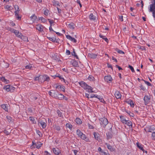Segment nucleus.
<instances>
[{
  "label": "nucleus",
  "instance_id": "1",
  "mask_svg": "<svg viewBox=\"0 0 155 155\" xmlns=\"http://www.w3.org/2000/svg\"><path fill=\"white\" fill-rule=\"evenodd\" d=\"M79 85L84 89H87L88 92L92 93L93 91H92L93 88L90 86L88 85L84 81H81L79 82Z\"/></svg>",
  "mask_w": 155,
  "mask_h": 155
},
{
  "label": "nucleus",
  "instance_id": "2",
  "mask_svg": "<svg viewBox=\"0 0 155 155\" xmlns=\"http://www.w3.org/2000/svg\"><path fill=\"white\" fill-rule=\"evenodd\" d=\"M151 2L152 4L150 5L149 12H152L153 17H155V0H153Z\"/></svg>",
  "mask_w": 155,
  "mask_h": 155
},
{
  "label": "nucleus",
  "instance_id": "3",
  "mask_svg": "<svg viewBox=\"0 0 155 155\" xmlns=\"http://www.w3.org/2000/svg\"><path fill=\"white\" fill-rule=\"evenodd\" d=\"M100 120L101 125L104 127H105L108 123L107 119L106 118L104 117L100 118Z\"/></svg>",
  "mask_w": 155,
  "mask_h": 155
},
{
  "label": "nucleus",
  "instance_id": "4",
  "mask_svg": "<svg viewBox=\"0 0 155 155\" xmlns=\"http://www.w3.org/2000/svg\"><path fill=\"white\" fill-rule=\"evenodd\" d=\"M150 97L148 95H145L144 97L143 100L144 101V104L145 105H147L150 103Z\"/></svg>",
  "mask_w": 155,
  "mask_h": 155
},
{
  "label": "nucleus",
  "instance_id": "5",
  "mask_svg": "<svg viewBox=\"0 0 155 155\" xmlns=\"http://www.w3.org/2000/svg\"><path fill=\"white\" fill-rule=\"evenodd\" d=\"M52 150L54 154L56 155H61L60 150L58 148H53Z\"/></svg>",
  "mask_w": 155,
  "mask_h": 155
},
{
  "label": "nucleus",
  "instance_id": "6",
  "mask_svg": "<svg viewBox=\"0 0 155 155\" xmlns=\"http://www.w3.org/2000/svg\"><path fill=\"white\" fill-rule=\"evenodd\" d=\"M104 78L105 81L107 82L109 81H111L112 80V77L110 75L106 76L104 77Z\"/></svg>",
  "mask_w": 155,
  "mask_h": 155
},
{
  "label": "nucleus",
  "instance_id": "7",
  "mask_svg": "<svg viewBox=\"0 0 155 155\" xmlns=\"http://www.w3.org/2000/svg\"><path fill=\"white\" fill-rule=\"evenodd\" d=\"M66 37L68 39L74 43H76L77 41L76 39H75L74 38L72 37L70 35H66Z\"/></svg>",
  "mask_w": 155,
  "mask_h": 155
},
{
  "label": "nucleus",
  "instance_id": "8",
  "mask_svg": "<svg viewBox=\"0 0 155 155\" xmlns=\"http://www.w3.org/2000/svg\"><path fill=\"white\" fill-rule=\"evenodd\" d=\"M43 27H44L42 25H37L36 26V28L39 31H43Z\"/></svg>",
  "mask_w": 155,
  "mask_h": 155
},
{
  "label": "nucleus",
  "instance_id": "9",
  "mask_svg": "<svg viewBox=\"0 0 155 155\" xmlns=\"http://www.w3.org/2000/svg\"><path fill=\"white\" fill-rule=\"evenodd\" d=\"M105 145H106L107 148L111 151H113L115 150V149L112 146H110L109 144L107 143H105Z\"/></svg>",
  "mask_w": 155,
  "mask_h": 155
},
{
  "label": "nucleus",
  "instance_id": "10",
  "mask_svg": "<svg viewBox=\"0 0 155 155\" xmlns=\"http://www.w3.org/2000/svg\"><path fill=\"white\" fill-rule=\"evenodd\" d=\"M88 56L91 58H96L97 56V54L92 53H89L88 54Z\"/></svg>",
  "mask_w": 155,
  "mask_h": 155
},
{
  "label": "nucleus",
  "instance_id": "11",
  "mask_svg": "<svg viewBox=\"0 0 155 155\" xmlns=\"http://www.w3.org/2000/svg\"><path fill=\"white\" fill-rule=\"evenodd\" d=\"M71 63L73 66L74 67H78V62L75 60H73L71 61Z\"/></svg>",
  "mask_w": 155,
  "mask_h": 155
},
{
  "label": "nucleus",
  "instance_id": "12",
  "mask_svg": "<svg viewBox=\"0 0 155 155\" xmlns=\"http://www.w3.org/2000/svg\"><path fill=\"white\" fill-rule=\"evenodd\" d=\"M64 96L62 94H58V95L57 94H56V95L55 96V97L56 98H58L60 100H62L64 98Z\"/></svg>",
  "mask_w": 155,
  "mask_h": 155
},
{
  "label": "nucleus",
  "instance_id": "13",
  "mask_svg": "<svg viewBox=\"0 0 155 155\" xmlns=\"http://www.w3.org/2000/svg\"><path fill=\"white\" fill-rule=\"evenodd\" d=\"M114 95L117 99L120 98L121 96V94L118 91H117L115 92L114 94Z\"/></svg>",
  "mask_w": 155,
  "mask_h": 155
},
{
  "label": "nucleus",
  "instance_id": "14",
  "mask_svg": "<svg viewBox=\"0 0 155 155\" xmlns=\"http://www.w3.org/2000/svg\"><path fill=\"white\" fill-rule=\"evenodd\" d=\"M82 139L84 140L86 142H88L89 140V139L86 137L85 134H83L81 137H80Z\"/></svg>",
  "mask_w": 155,
  "mask_h": 155
},
{
  "label": "nucleus",
  "instance_id": "15",
  "mask_svg": "<svg viewBox=\"0 0 155 155\" xmlns=\"http://www.w3.org/2000/svg\"><path fill=\"white\" fill-rule=\"evenodd\" d=\"M137 147L140 150H141L143 153H144V149L143 147H142L143 145L140 144L138 142L137 143Z\"/></svg>",
  "mask_w": 155,
  "mask_h": 155
},
{
  "label": "nucleus",
  "instance_id": "16",
  "mask_svg": "<svg viewBox=\"0 0 155 155\" xmlns=\"http://www.w3.org/2000/svg\"><path fill=\"white\" fill-rule=\"evenodd\" d=\"M55 77H58L59 78L61 81H64V82L65 83H66L67 82V83H68V82H67V81H65V80L63 78H62L61 77V76L60 75V74H56L55 75Z\"/></svg>",
  "mask_w": 155,
  "mask_h": 155
},
{
  "label": "nucleus",
  "instance_id": "17",
  "mask_svg": "<svg viewBox=\"0 0 155 155\" xmlns=\"http://www.w3.org/2000/svg\"><path fill=\"white\" fill-rule=\"evenodd\" d=\"M10 87L12 88V86H11L10 85H8L5 86L3 87V89H5L6 91L8 92L10 91L9 90Z\"/></svg>",
  "mask_w": 155,
  "mask_h": 155
},
{
  "label": "nucleus",
  "instance_id": "18",
  "mask_svg": "<svg viewBox=\"0 0 155 155\" xmlns=\"http://www.w3.org/2000/svg\"><path fill=\"white\" fill-rule=\"evenodd\" d=\"M55 91L54 90H51L49 92V95L51 97H55Z\"/></svg>",
  "mask_w": 155,
  "mask_h": 155
},
{
  "label": "nucleus",
  "instance_id": "19",
  "mask_svg": "<svg viewBox=\"0 0 155 155\" xmlns=\"http://www.w3.org/2000/svg\"><path fill=\"white\" fill-rule=\"evenodd\" d=\"M39 123L41 125V127L43 128L46 127V124L45 122H43L42 120H41L39 122Z\"/></svg>",
  "mask_w": 155,
  "mask_h": 155
},
{
  "label": "nucleus",
  "instance_id": "20",
  "mask_svg": "<svg viewBox=\"0 0 155 155\" xmlns=\"http://www.w3.org/2000/svg\"><path fill=\"white\" fill-rule=\"evenodd\" d=\"M8 121L10 123H12L13 121V119L9 116H7L6 117Z\"/></svg>",
  "mask_w": 155,
  "mask_h": 155
},
{
  "label": "nucleus",
  "instance_id": "21",
  "mask_svg": "<svg viewBox=\"0 0 155 155\" xmlns=\"http://www.w3.org/2000/svg\"><path fill=\"white\" fill-rule=\"evenodd\" d=\"M148 131L152 133V134L154 133L155 132V128L153 127H150L148 129Z\"/></svg>",
  "mask_w": 155,
  "mask_h": 155
},
{
  "label": "nucleus",
  "instance_id": "22",
  "mask_svg": "<svg viewBox=\"0 0 155 155\" xmlns=\"http://www.w3.org/2000/svg\"><path fill=\"white\" fill-rule=\"evenodd\" d=\"M47 38L50 41H52L54 43L55 42V36H54L53 37H50L47 36Z\"/></svg>",
  "mask_w": 155,
  "mask_h": 155
},
{
  "label": "nucleus",
  "instance_id": "23",
  "mask_svg": "<svg viewBox=\"0 0 155 155\" xmlns=\"http://www.w3.org/2000/svg\"><path fill=\"white\" fill-rule=\"evenodd\" d=\"M106 134L107 136V138L108 140L111 138L113 136L111 132H108L107 133H106Z\"/></svg>",
  "mask_w": 155,
  "mask_h": 155
},
{
  "label": "nucleus",
  "instance_id": "24",
  "mask_svg": "<svg viewBox=\"0 0 155 155\" xmlns=\"http://www.w3.org/2000/svg\"><path fill=\"white\" fill-rule=\"evenodd\" d=\"M120 120L122 123L124 124L125 123H126V120L125 119V118L124 117V116H120Z\"/></svg>",
  "mask_w": 155,
  "mask_h": 155
},
{
  "label": "nucleus",
  "instance_id": "25",
  "mask_svg": "<svg viewBox=\"0 0 155 155\" xmlns=\"http://www.w3.org/2000/svg\"><path fill=\"white\" fill-rule=\"evenodd\" d=\"M125 124H127V125L131 127H132V124L130 120H126V123H124Z\"/></svg>",
  "mask_w": 155,
  "mask_h": 155
},
{
  "label": "nucleus",
  "instance_id": "26",
  "mask_svg": "<svg viewBox=\"0 0 155 155\" xmlns=\"http://www.w3.org/2000/svg\"><path fill=\"white\" fill-rule=\"evenodd\" d=\"M76 133L78 137H81L82 135L83 134V133L79 129L77 130Z\"/></svg>",
  "mask_w": 155,
  "mask_h": 155
},
{
  "label": "nucleus",
  "instance_id": "27",
  "mask_svg": "<svg viewBox=\"0 0 155 155\" xmlns=\"http://www.w3.org/2000/svg\"><path fill=\"white\" fill-rule=\"evenodd\" d=\"M30 18L31 20L33 22H34L37 18V17L35 14H34L33 15L30 17Z\"/></svg>",
  "mask_w": 155,
  "mask_h": 155
},
{
  "label": "nucleus",
  "instance_id": "28",
  "mask_svg": "<svg viewBox=\"0 0 155 155\" xmlns=\"http://www.w3.org/2000/svg\"><path fill=\"white\" fill-rule=\"evenodd\" d=\"M75 122L78 124H82V122L81 119L79 118H77L75 119Z\"/></svg>",
  "mask_w": 155,
  "mask_h": 155
},
{
  "label": "nucleus",
  "instance_id": "29",
  "mask_svg": "<svg viewBox=\"0 0 155 155\" xmlns=\"http://www.w3.org/2000/svg\"><path fill=\"white\" fill-rule=\"evenodd\" d=\"M89 18L91 20L94 21L95 20V17L92 13H91L89 15Z\"/></svg>",
  "mask_w": 155,
  "mask_h": 155
},
{
  "label": "nucleus",
  "instance_id": "30",
  "mask_svg": "<svg viewBox=\"0 0 155 155\" xmlns=\"http://www.w3.org/2000/svg\"><path fill=\"white\" fill-rule=\"evenodd\" d=\"M99 36L100 38L104 40L106 42H108V39L107 38H105L104 36H103L101 34H100Z\"/></svg>",
  "mask_w": 155,
  "mask_h": 155
},
{
  "label": "nucleus",
  "instance_id": "31",
  "mask_svg": "<svg viewBox=\"0 0 155 155\" xmlns=\"http://www.w3.org/2000/svg\"><path fill=\"white\" fill-rule=\"evenodd\" d=\"M68 26L71 29H73L74 28V24L73 22H71V23L68 24Z\"/></svg>",
  "mask_w": 155,
  "mask_h": 155
},
{
  "label": "nucleus",
  "instance_id": "32",
  "mask_svg": "<svg viewBox=\"0 0 155 155\" xmlns=\"http://www.w3.org/2000/svg\"><path fill=\"white\" fill-rule=\"evenodd\" d=\"M7 105L5 104H2L1 105V107L6 111H8V108L7 107Z\"/></svg>",
  "mask_w": 155,
  "mask_h": 155
},
{
  "label": "nucleus",
  "instance_id": "33",
  "mask_svg": "<svg viewBox=\"0 0 155 155\" xmlns=\"http://www.w3.org/2000/svg\"><path fill=\"white\" fill-rule=\"evenodd\" d=\"M21 38L23 40L26 41H28V37L26 36H23V35H21Z\"/></svg>",
  "mask_w": 155,
  "mask_h": 155
},
{
  "label": "nucleus",
  "instance_id": "34",
  "mask_svg": "<svg viewBox=\"0 0 155 155\" xmlns=\"http://www.w3.org/2000/svg\"><path fill=\"white\" fill-rule=\"evenodd\" d=\"M4 8L5 9L7 10H8L10 11L11 10H12V9L11 8L12 6L11 5L9 6L8 5H6L5 6Z\"/></svg>",
  "mask_w": 155,
  "mask_h": 155
},
{
  "label": "nucleus",
  "instance_id": "35",
  "mask_svg": "<svg viewBox=\"0 0 155 155\" xmlns=\"http://www.w3.org/2000/svg\"><path fill=\"white\" fill-rule=\"evenodd\" d=\"M99 97V96L94 94H91V95H90V98H93L95 97L100 99V98Z\"/></svg>",
  "mask_w": 155,
  "mask_h": 155
},
{
  "label": "nucleus",
  "instance_id": "36",
  "mask_svg": "<svg viewBox=\"0 0 155 155\" xmlns=\"http://www.w3.org/2000/svg\"><path fill=\"white\" fill-rule=\"evenodd\" d=\"M94 135L95 139L97 140H98L99 138V134L97 133L94 132Z\"/></svg>",
  "mask_w": 155,
  "mask_h": 155
},
{
  "label": "nucleus",
  "instance_id": "37",
  "mask_svg": "<svg viewBox=\"0 0 155 155\" xmlns=\"http://www.w3.org/2000/svg\"><path fill=\"white\" fill-rule=\"evenodd\" d=\"M88 79L91 81H94L95 80L94 78L91 75L89 76L88 78Z\"/></svg>",
  "mask_w": 155,
  "mask_h": 155
},
{
  "label": "nucleus",
  "instance_id": "38",
  "mask_svg": "<svg viewBox=\"0 0 155 155\" xmlns=\"http://www.w3.org/2000/svg\"><path fill=\"white\" fill-rule=\"evenodd\" d=\"M43 78H45V81H48L49 80H50V78L47 75H44V77H42Z\"/></svg>",
  "mask_w": 155,
  "mask_h": 155
},
{
  "label": "nucleus",
  "instance_id": "39",
  "mask_svg": "<svg viewBox=\"0 0 155 155\" xmlns=\"http://www.w3.org/2000/svg\"><path fill=\"white\" fill-rule=\"evenodd\" d=\"M72 126V125L71 124H70L69 123H67L66 124V127L69 128L70 130L71 129Z\"/></svg>",
  "mask_w": 155,
  "mask_h": 155
},
{
  "label": "nucleus",
  "instance_id": "40",
  "mask_svg": "<svg viewBox=\"0 0 155 155\" xmlns=\"http://www.w3.org/2000/svg\"><path fill=\"white\" fill-rule=\"evenodd\" d=\"M30 120L31 121L33 124L36 123V121L35 119L32 117H30L29 118Z\"/></svg>",
  "mask_w": 155,
  "mask_h": 155
},
{
  "label": "nucleus",
  "instance_id": "41",
  "mask_svg": "<svg viewBox=\"0 0 155 155\" xmlns=\"http://www.w3.org/2000/svg\"><path fill=\"white\" fill-rule=\"evenodd\" d=\"M125 111L130 117H133L134 116V114L131 113L130 111Z\"/></svg>",
  "mask_w": 155,
  "mask_h": 155
},
{
  "label": "nucleus",
  "instance_id": "42",
  "mask_svg": "<svg viewBox=\"0 0 155 155\" xmlns=\"http://www.w3.org/2000/svg\"><path fill=\"white\" fill-rule=\"evenodd\" d=\"M42 144L39 143V144H38V143H37L36 145V148L37 149H39L42 146Z\"/></svg>",
  "mask_w": 155,
  "mask_h": 155
},
{
  "label": "nucleus",
  "instance_id": "43",
  "mask_svg": "<svg viewBox=\"0 0 155 155\" xmlns=\"http://www.w3.org/2000/svg\"><path fill=\"white\" fill-rule=\"evenodd\" d=\"M128 67L131 70L132 72H135V71L133 67L131 65H129Z\"/></svg>",
  "mask_w": 155,
  "mask_h": 155
},
{
  "label": "nucleus",
  "instance_id": "44",
  "mask_svg": "<svg viewBox=\"0 0 155 155\" xmlns=\"http://www.w3.org/2000/svg\"><path fill=\"white\" fill-rule=\"evenodd\" d=\"M116 51L118 53L120 54H124V51L118 49H117Z\"/></svg>",
  "mask_w": 155,
  "mask_h": 155
},
{
  "label": "nucleus",
  "instance_id": "45",
  "mask_svg": "<svg viewBox=\"0 0 155 155\" xmlns=\"http://www.w3.org/2000/svg\"><path fill=\"white\" fill-rule=\"evenodd\" d=\"M142 80L145 83L147 84L148 86H152V84L149 82L146 81H145L143 79H142Z\"/></svg>",
  "mask_w": 155,
  "mask_h": 155
},
{
  "label": "nucleus",
  "instance_id": "46",
  "mask_svg": "<svg viewBox=\"0 0 155 155\" xmlns=\"http://www.w3.org/2000/svg\"><path fill=\"white\" fill-rule=\"evenodd\" d=\"M57 113L59 117H61L62 116V113L61 111L59 110H57Z\"/></svg>",
  "mask_w": 155,
  "mask_h": 155
},
{
  "label": "nucleus",
  "instance_id": "47",
  "mask_svg": "<svg viewBox=\"0 0 155 155\" xmlns=\"http://www.w3.org/2000/svg\"><path fill=\"white\" fill-rule=\"evenodd\" d=\"M14 7L16 11H20L19 7L17 5H15Z\"/></svg>",
  "mask_w": 155,
  "mask_h": 155
},
{
  "label": "nucleus",
  "instance_id": "48",
  "mask_svg": "<svg viewBox=\"0 0 155 155\" xmlns=\"http://www.w3.org/2000/svg\"><path fill=\"white\" fill-rule=\"evenodd\" d=\"M39 96V95L38 94H37L36 95V96L35 97H33V99L35 101L37 100L38 98V97Z\"/></svg>",
  "mask_w": 155,
  "mask_h": 155
},
{
  "label": "nucleus",
  "instance_id": "49",
  "mask_svg": "<svg viewBox=\"0 0 155 155\" xmlns=\"http://www.w3.org/2000/svg\"><path fill=\"white\" fill-rule=\"evenodd\" d=\"M49 12V11L48 9H46L44 11V14L46 16H47L48 15Z\"/></svg>",
  "mask_w": 155,
  "mask_h": 155
},
{
  "label": "nucleus",
  "instance_id": "50",
  "mask_svg": "<svg viewBox=\"0 0 155 155\" xmlns=\"http://www.w3.org/2000/svg\"><path fill=\"white\" fill-rule=\"evenodd\" d=\"M56 129V130L59 131L60 130L61 128L58 125H55L54 127Z\"/></svg>",
  "mask_w": 155,
  "mask_h": 155
},
{
  "label": "nucleus",
  "instance_id": "51",
  "mask_svg": "<svg viewBox=\"0 0 155 155\" xmlns=\"http://www.w3.org/2000/svg\"><path fill=\"white\" fill-rule=\"evenodd\" d=\"M35 81L38 80L39 81H40L41 80V75L39 76H37L36 77H35Z\"/></svg>",
  "mask_w": 155,
  "mask_h": 155
},
{
  "label": "nucleus",
  "instance_id": "52",
  "mask_svg": "<svg viewBox=\"0 0 155 155\" xmlns=\"http://www.w3.org/2000/svg\"><path fill=\"white\" fill-rule=\"evenodd\" d=\"M32 67V65L30 64L28 65H26L25 66V68L26 69H30Z\"/></svg>",
  "mask_w": 155,
  "mask_h": 155
},
{
  "label": "nucleus",
  "instance_id": "53",
  "mask_svg": "<svg viewBox=\"0 0 155 155\" xmlns=\"http://www.w3.org/2000/svg\"><path fill=\"white\" fill-rule=\"evenodd\" d=\"M129 104H130L131 107H134V104L132 101L131 100V101H130V102L129 103Z\"/></svg>",
  "mask_w": 155,
  "mask_h": 155
},
{
  "label": "nucleus",
  "instance_id": "54",
  "mask_svg": "<svg viewBox=\"0 0 155 155\" xmlns=\"http://www.w3.org/2000/svg\"><path fill=\"white\" fill-rule=\"evenodd\" d=\"M102 155H110L109 153H108V152H106L104 151H102Z\"/></svg>",
  "mask_w": 155,
  "mask_h": 155
},
{
  "label": "nucleus",
  "instance_id": "55",
  "mask_svg": "<svg viewBox=\"0 0 155 155\" xmlns=\"http://www.w3.org/2000/svg\"><path fill=\"white\" fill-rule=\"evenodd\" d=\"M4 133L6 134L7 135H8L10 134V132L7 130H5L4 131Z\"/></svg>",
  "mask_w": 155,
  "mask_h": 155
},
{
  "label": "nucleus",
  "instance_id": "56",
  "mask_svg": "<svg viewBox=\"0 0 155 155\" xmlns=\"http://www.w3.org/2000/svg\"><path fill=\"white\" fill-rule=\"evenodd\" d=\"M14 33L16 36L19 34V32L18 31L16 30H15L14 31Z\"/></svg>",
  "mask_w": 155,
  "mask_h": 155
},
{
  "label": "nucleus",
  "instance_id": "57",
  "mask_svg": "<svg viewBox=\"0 0 155 155\" xmlns=\"http://www.w3.org/2000/svg\"><path fill=\"white\" fill-rule=\"evenodd\" d=\"M66 53L67 55H69L71 54V52L70 51L68 50H67L66 51Z\"/></svg>",
  "mask_w": 155,
  "mask_h": 155
},
{
  "label": "nucleus",
  "instance_id": "58",
  "mask_svg": "<svg viewBox=\"0 0 155 155\" xmlns=\"http://www.w3.org/2000/svg\"><path fill=\"white\" fill-rule=\"evenodd\" d=\"M119 18L121 21H123V16H122V15L119 16Z\"/></svg>",
  "mask_w": 155,
  "mask_h": 155
},
{
  "label": "nucleus",
  "instance_id": "59",
  "mask_svg": "<svg viewBox=\"0 0 155 155\" xmlns=\"http://www.w3.org/2000/svg\"><path fill=\"white\" fill-rule=\"evenodd\" d=\"M140 87L141 88V89L143 91H144L145 89V87L142 85H141L140 86Z\"/></svg>",
  "mask_w": 155,
  "mask_h": 155
},
{
  "label": "nucleus",
  "instance_id": "60",
  "mask_svg": "<svg viewBox=\"0 0 155 155\" xmlns=\"http://www.w3.org/2000/svg\"><path fill=\"white\" fill-rule=\"evenodd\" d=\"M88 126L90 129H93L94 127H93V126L92 125H91L89 124H88Z\"/></svg>",
  "mask_w": 155,
  "mask_h": 155
},
{
  "label": "nucleus",
  "instance_id": "61",
  "mask_svg": "<svg viewBox=\"0 0 155 155\" xmlns=\"http://www.w3.org/2000/svg\"><path fill=\"white\" fill-rule=\"evenodd\" d=\"M152 137L153 139L155 140V132L152 134Z\"/></svg>",
  "mask_w": 155,
  "mask_h": 155
},
{
  "label": "nucleus",
  "instance_id": "62",
  "mask_svg": "<svg viewBox=\"0 0 155 155\" xmlns=\"http://www.w3.org/2000/svg\"><path fill=\"white\" fill-rule=\"evenodd\" d=\"M36 132L40 136L41 135H42L41 132L39 130H36Z\"/></svg>",
  "mask_w": 155,
  "mask_h": 155
},
{
  "label": "nucleus",
  "instance_id": "63",
  "mask_svg": "<svg viewBox=\"0 0 155 155\" xmlns=\"http://www.w3.org/2000/svg\"><path fill=\"white\" fill-rule=\"evenodd\" d=\"M116 67L119 70H122V68L120 66H119L118 65H116Z\"/></svg>",
  "mask_w": 155,
  "mask_h": 155
},
{
  "label": "nucleus",
  "instance_id": "64",
  "mask_svg": "<svg viewBox=\"0 0 155 155\" xmlns=\"http://www.w3.org/2000/svg\"><path fill=\"white\" fill-rule=\"evenodd\" d=\"M19 11H15V16L18 15Z\"/></svg>",
  "mask_w": 155,
  "mask_h": 155
}]
</instances>
